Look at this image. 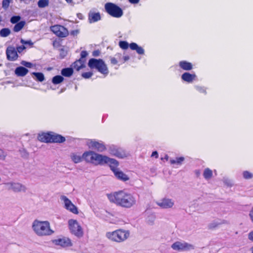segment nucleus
Segmentation results:
<instances>
[{
  "label": "nucleus",
  "mask_w": 253,
  "mask_h": 253,
  "mask_svg": "<svg viewBox=\"0 0 253 253\" xmlns=\"http://www.w3.org/2000/svg\"><path fill=\"white\" fill-rule=\"evenodd\" d=\"M111 63L113 65H116L118 63L117 59L115 57L111 58Z\"/></svg>",
  "instance_id": "47"
},
{
  "label": "nucleus",
  "mask_w": 253,
  "mask_h": 253,
  "mask_svg": "<svg viewBox=\"0 0 253 253\" xmlns=\"http://www.w3.org/2000/svg\"><path fill=\"white\" fill-rule=\"evenodd\" d=\"M9 189L12 190L15 192H25L26 190V187L19 183L15 182H9L5 183Z\"/></svg>",
  "instance_id": "12"
},
{
  "label": "nucleus",
  "mask_w": 253,
  "mask_h": 253,
  "mask_svg": "<svg viewBox=\"0 0 253 253\" xmlns=\"http://www.w3.org/2000/svg\"><path fill=\"white\" fill-rule=\"evenodd\" d=\"M119 45L123 49H127L128 47H129L131 50H135L139 54L142 55L144 53L143 48L142 47L138 46V44L135 42H132L129 44L126 41H121L119 42Z\"/></svg>",
  "instance_id": "5"
},
{
  "label": "nucleus",
  "mask_w": 253,
  "mask_h": 253,
  "mask_svg": "<svg viewBox=\"0 0 253 253\" xmlns=\"http://www.w3.org/2000/svg\"><path fill=\"white\" fill-rule=\"evenodd\" d=\"M252 253H253V247L251 248Z\"/></svg>",
  "instance_id": "62"
},
{
  "label": "nucleus",
  "mask_w": 253,
  "mask_h": 253,
  "mask_svg": "<svg viewBox=\"0 0 253 253\" xmlns=\"http://www.w3.org/2000/svg\"><path fill=\"white\" fill-rule=\"evenodd\" d=\"M63 202L65 209L73 213H78L77 208L72 203V202L66 196H62L60 198Z\"/></svg>",
  "instance_id": "8"
},
{
  "label": "nucleus",
  "mask_w": 253,
  "mask_h": 253,
  "mask_svg": "<svg viewBox=\"0 0 253 253\" xmlns=\"http://www.w3.org/2000/svg\"><path fill=\"white\" fill-rule=\"evenodd\" d=\"M97 160H99V162L104 161V162L109 166L110 169L113 173L119 169L118 168L119 163L116 159H96V162Z\"/></svg>",
  "instance_id": "11"
},
{
  "label": "nucleus",
  "mask_w": 253,
  "mask_h": 253,
  "mask_svg": "<svg viewBox=\"0 0 253 253\" xmlns=\"http://www.w3.org/2000/svg\"><path fill=\"white\" fill-rule=\"evenodd\" d=\"M48 0H39L38 2V5L40 8H44L48 5Z\"/></svg>",
  "instance_id": "31"
},
{
  "label": "nucleus",
  "mask_w": 253,
  "mask_h": 253,
  "mask_svg": "<svg viewBox=\"0 0 253 253\" xmlns=\"http://www.w3.org/2000/svg\"><path fill=\"white\" fill-rule=\"evenodd\" d=\"M20 42H21V43L23 44H29L30 45H32L33 44V43L32 42V41L31 40L25 41L23 39H21Z\"/></svg>",
  "instance_id": "43"
},
{
  "label": "nucleus",
  "mask_w": 253,
  "mask_h": 253,
  "mask_svg": "<svg viewBox=\"0 0 253 253\" xmlns=\"http://www.w3.org/2000/svg\"><path fill=\"white\" fill-rule=\"evenodd\" d=\"M51 31L57 36L59 37H65L68 35V31L64 27L56 25L50 27Z\"/></svg>",
  "instance_id": "7"
},
{
  "label": "nucleus",
  "mask_w": 253,
  "mask_h": 253,
  "mask_svg": "<svg viewBox=\"0 0 253 253\" xmlns=\"http://www.w3.org/2000/svg\"><path fill=\"white\" fill-rule=\"evenodd\" d=\"M100 19V15L99 13H96V21Z\"/></svg>",
  "instance_id": "53"
},
{
  "label": "nucleus",
  "mask_w": 253,
  "mask_h": 253,
  "mask_svg": "<svg viewBox=\"0 0 253 253\" xmlns=\"http://www.w3.org/2000/svg\"><path fill=\"white\" fill-rule=\"evenodd\" d=\"M28 73V70L25 67L20 66L17 67L15 70V73L17 76L24 77Z\"/></svg>",
  "instance_id": "22"
},
{
  "label": "nucleus",
  "mask_w": 253,
  "mask_h": 253,
  "mask_svg": "<svg viewBox=\"0 0 253 253\" xmlns=\"http://www.w3.org/2000/svg\"><path fill=\"white\" fill-rule=\"evenodd\" d=\"M75 163H78L81 162L82 159H74Z\"/></svg>",
  "instance_id": "56"
},
{
  "label": "nucleus",
  "mask_w": 253,
  "mask_h": 253,
  "mask_svg": "<svg viewBox=\"0 0 253 253\" xmlns=\"http://www.w3.org/2000/svg\"><path fill=\"white\" fill-rule=\"evenodd\" d=\"M98 52H98L96 50V53H95L96 56L98 55Z\"/></svg>",
  "instance_id": "59"
},
{
  "label": "nucleus",
  "mask_w": 253,
  "mask_h": 253,
  "mask_svg": "<svg viewBox=\"0 0 253 253\" xmlns=\"http://www.w3.org/2000/svg\"><path fill=\"white\" fill-rule=\"evenodd\" d=\"M25 49V47L24 45H21L17 47V52L19 53L21 52L23 50Z\"/></svg>",
  "instance_id": "45"
},
{
  "label": "nucleus",
  "mask_w": 253,
  "mask_h": 253,
  "mask_svg": "<svg viewBox=\"0 0 253 253\" xmlns=\"http://www.w3.org/2000/svg\"><path fill=\"white\" fill-rule=\"evenodd\" d=\"M196 78L195 74H190L189 72H185L181 75L182 80L187 83H192Z\"/></svg>",
  "instance_id": "19"
},
{
  "label": "nucleus",
  "mask_w": 253,
  "mask_h": 253,
  "mask_svg": "<svg viewBox=\"0 0 253 253\" xmlns=\"http://www.w3.org/2000/svg\"><path fill=\"white\" fill-rule=\"evenodd\" d=\"M88 20L90 23L95 22V12L94 11H90L89 12Z\"/></svg>",
  "instance_id": "34"
},
{
  "label": "nucleus",
  "mask_w": 253,
  "mask_h": 253,
  "mask_svg": "<svg viewBox=\"0 0 253 253\" xmlns=\"http://www.w3.org/2000/svg\"><path fill=\"white\" fill-rule=\"evenodd\" d=\"M114 155L119 158H123L124 157H126L125 154H123L122 152H120L118 150H117L116 152L114 153Z\"/></svg>",
  "instance_id": "38"
},
{
  "label": "nucleus",
  "mask_w": 253,
  "mask_h": 253,
  "mask_svg": "<svg viewBox=\"0 0 253 253\" xmlns=\"http://www.w3.org/2000/svg\"><path fill=\"white\" fill-rule=\"evenodd\" d=\"M196 174H197V176H199L200 175V170H196Z\"/></svg>",
  "instance_id": "57"
},
{
  "label": "nucleus",
  "mask_w": 253,
  "mask_h": 253,
  "mask_svg": "<svg viewBox=\"0 0 253 253\" xmlns=\"http://www.w3.org/2000/svg\"><path fill=\"white\" fill-rule=\"evenodd\" d=\"M179 66L183 70L189 71L192 69L193 65L186 61H181L179 62Z\"/></svg>",
  "instance_id": "21"
},
{
  "label": "nucleus",
  "mask_w": 253,
  "mask_h": 253,
  "mask_svg": "<svg viewBox=\"0 0 253 253\" xmlns=\"http://www.w3.org/2000/svg\"><path fill=\"white\" fill-rule=\"evenodd\" d=\"M226 223H227V221L225 220H222L220 222L214 221L209 225L208 228L210 230H213L217 228L219 225Z\"/></svg>",
  "instance_id": "24"
},
{
  "label": "nucleus",
  "mask_w": 253,
  "mask_h": 253,
  "mask_svg": "<svg viewBox=\"0 0 253 253\" xmlns=\"http://www.w3.org/2000/svg\"><path fill=\"white\" fill-rule=\"evenodd\" d=\"M165 159H167V158H169V157L167 155H166L165 156Z\"/></svg>",
  "instance_id": "60"
},
{
  "label": "nucleus",
  "mask_w": 253,
  "mask_h": 253,
  "mask_svg": "<svg viewBox=\"0 0 253 253\" xmlns=\"http://www.w3.org/2000/svg\"><path fill=\"white\" fill-rule=\"evenodd\" d=\"M249 239L251 241H253V231L249 233Z\"/></svg>",
  "instance_id": "52"
},
{
  "label": "nucleus",
  "mask_w": 253,
  "mask_h": 253,
  "mask_svg": "<svg viewBox=\"0 0 253 253\" xmlns=\"http://www.w3.org/2000/svg\"><path fill=\"white\" fill-rule=\"evenodd\" d=\"M203 176L207 180L211 179L212 176V170L209 168L205 169L203 172Z\"/></svg>",
  "instance_id": "26"
},
{
  "label": "nucleus",
  "mask_w": 253,
  "mask_h": 253,
  "mask_svg": "<svg viewBox=\"0 0 253 253\" xmlns=\"http://www.w3.org/2000/svg\"><path fill=\"white\" fill-rule=\"evenodd\" d=\"M12 1V0H3L2 1V7L4 9L8 8L9 4Z\"/></svg>",
  "instance_id": "33"
},
{
  "label": "nucleus",
  "mask_w": 253,
  "mask_h": 253,
  "mask_svg": "<svg viewBox=\"0 0 253 253\" xmlns=\"http://www.w3.org/2000/svg\"><path fill=\"white\" fill-rule=\"evenodd\" d=\"M21 64L27 68H31L32 67V64L31 63L25 61H22L21 62Z\"/></svg>",
  "instance_id": "44"
},
{
  "label": "nucleus",
  "mask_w": 253,
  "mask_h": 253,
  "mask_svg": "<svg viewBox=\"0 0 253 253\" xmlns=\"http://www.w3.org/2000/svg\"><path fill=\"white\" fill-rule=\"evenodd\" d=\"M140 0H128L129 2L132 4H136L139 2Z\"/></svg>",
  "instance_id": "50"
},
{
  "label": "nucleus",
  "mask_w": 253,
  "mask_h": 253,
  "mask_svg": "<svg viewBox=\"0 0 253 253\" xmlns=\"http://www.w3.org/2000/svg\"><path fill=\"white\" fill-rule=\"evenodd\" d=\"M114 174L118 180L123 182H126L129 179V176L120 169L114 172Z\"/></svg>",
  "instance_id": "20"
},
{
  "label": "nucleus",
  "mask_w": 253,
  "mask_h": 253,
  "mask_svg": "<svg viewBox=\"0 0 253 253\" xmlns=\"http://www.w3.org/2000/svg\"><path fill=\"white\" fill-rule=\"evenodd\" d=\"M66 140L65 138L62 135L52 132L51 142V143H63Z\"/></svg>",
  "instance_id": "18"
},
{
  "label": "nucleus",
  "mask_w": 253,
  "mask_h": 253,
  "mask_svg": "<svg viewBox=\"0 0 253 253\" xmlns=\"http://www.w3.org/2000/svg\"><path fill=\"white\" fill-rule=\"evenodd\" d=\"M105 146L104 145L100 144L96 141V149L98 151H102L105 149Z\"/></svg>",
  "instance_id": "36"
},
{
  "label": "nucleus",
  "mask_w": 253,
  "mask_h": 253,
  "mask_svg": "<svg viewBox=\"0 0 253 253\" xmlns=\"http://www.w3.org/2000/svg\"><path fill=\"white\" fill-rule=\"evenodd\" d=\"M96 69L104 76H106L109 73L107 65L102 59H96Z\"/></svg>",
  "instance_id": "10"
},
{
  "label": "nucleus",
  "mask_w": 253,
  "mask_h": 253,
  "mask_svg": "<svg viewBox=\"0 0 253 253\" xmlns=\"http://www.w3.org/2000/svg\"><path fill=\"white\" fill-rule=\"evenodd\" d=\"M196 89L197 90V91L198 92H199L200 93H204L205 94H206L207 92H206V89L205 87H201V86H197L196 87Z\"/></svg>",
  "instance_id": "40"
},
{
  "label": "nucleus",
  "mask_w": 253,
  "mask_h": 253,
  "mask_svg": "<svg viewBox=\"0 0 253 253\" xmlns=\"http://www.w3.org/2000/svg\"><path fill=\"white\" fill-rule=\"evenodd\" d=\"M7 58L9 60L15 61L18 58V54L15 48L13 46H8L6 51Z\"/></svg>",
  "instance_id": "14"
},
{
  "label": "nucleus",
  "mask_w": 253,
  "mask_h": 253,
  "mask_svg": "<svg viewBox=\"0 0 253 253\" xmlns=\"http://www.w3.org/2000/svg\"><path fill=\"white\" fill-rule=\"evenodd\" d=\"M184 159H171L170 161V163L171 164H177L178 165H180Z\"/></svg>",
  "instance_id": "39"
},
{
  "label": "nucleus",
  "mask_w": 253,
  "mask_h": 253,
  "mask_svg": "<svg viewBox=\"0 0 253 253\" xmlns=\"http://www.w3.org/2000/svg\"><path fill=\"white\" fill-rule=\"evenodd\" d=\"M32 74L36 78V80L39 82H43L44 80V76L42 73L33 72Z\"/></svg>",
  "instance_id": "29"
},
{
  "label": "nucleus",
  "mask_w": 253,
  "mask_h": 253,
  "mask_svg": "<svg viewBox=\"0 0 253 253\" xmlns=\"http://www.w3.org/2000/svg\"><path fill=\"white\" fill-rule=\"evenodd\" d=\"M52 132H42L39 134L38 139L39 141L43 142H50Z\"/></svg>",
  "instance_id": "17"
},
{
  "label": "nucleus",
  "mask_w": 253,
  "mask_h": 253,
  "mask_svg": "<svg viewBox=\"0 0 253 253\" xmlns=\"http://www.w3.org/2000/svg\"><path fill=\"white\" fill-rule=\"evenodd\" d=\"M107 196L110 202L124 208H131L136 204L135 197L125 190L113 192Z\"/></svg>",
  "instance_id": "1"
},
{
  "label": "nucleus",
  "mask_w": 253,
  "mask_h": 253,
  "mask_svg": "<svg viewBox=\"0 0 253 253\" xmlns=\"http://www.w3.org/2000/svg\"><path fill=\"white\" fill-rule=\"evenodd\" d=\"M53 243L56 245L60 246L62 247H70L72 245L70 239L65 237L55 239L53 241Z\"/></svg>",
  "instance_id": "13"
},
{
  "label": "nucleus",
  "mask_w": 253,
  "mask_h": 253,
  "mask_svg": "<svg viewBox=\"0 0 253 253\" xmlns=\"http://www.w3.org/2000/svg\"><path fill=\"white\" fill-rule=\"evenodd\" d=\"M73 73V70L72 68H64L61 71V74L65 77H69L72 75Z\"/></svg>",
  "instance_id": "25"
},
{
  "label": "nucleus",
  "mask_w": 253,
  "mask_h": 253,
  "mask_svg": "<svg viewBox=\"0 0 253 253\" xmlns=\"http://www.w3.org/2000/svg\"><path fill=\"white\" fill-rule=\"evenodd\" d=\"M93 74L91 72H85L82 74V77L85 79H88L92 76Z\"/></svg>",
  "instance_id": "41"
},
{
  "label": "nucleus",
  "mask_w": 253,
  "mask_h": 253,
  "mask_svg": "<svg viewBox=\"0 0 253 253\" xmlns=\"http://www.w3.org/2000/svg\"><path fill=\"white\" fill-rule=\"evenodd\" d=\"M124 62L126 61L129 59V57L128 56H125L123 57Z\"/></svg>",
  "instance_id": "55"
},
{
  "label": "nucleus",
  "mask_w": 253,
  "mask_h": 253,
  "mask_svg": "<svg viewBox=\"0 0 253 253\" xmlns=\"http://www.w3.org/2000/svg\"><path fill=\"white\" fill-rule=\"evenodd\" d=\"M6 156V153L2 149H0V158H5Z\"/></svg>",
  "instance_id": "46"
},
{
  "label": "nucleus",
  "mask_w": 253,
  "mask_h": 253,
  "mask_svg": "<svg viewBox=\"0 0 253 253\" xmlns=\"http://www.w3.org/2000/svg\"><path fill=\"white\" fill-rule=\"evenodd\" d=\"M157 204L162 208L168 209L171 208L173 206L174 203L171 201V200L164 198L160 202H157Z\"/></svg>",
  "instance_id": "16"
},
{
  "label": "nucleus",
  "mask_w": 253,
  "mask_h": 253,
  "mask_svg": "<svg viewBox=\"0 0 253 253\" xmlns=\"http://www.w3.org/2000/svg\"><path fill=\"white\" fill-rule=\"evenodd\" d=\"M67 2L70 3L71 2L72 0H65Z\"/></svg>",
  "instance_id": "58"
},
{
  "label": "nucleus",
  "mask_w": 253,
  "mask_h": 253,
  "mask_svg": "<svg viewBox=\"0 0 253 253\" xmlns=\"http://www.w3.org/2000/svg\"><path fill=\"white\" fill-rule=\"evenodd\" d=\"M88 66L91 68H93L95 67V58H91L88 62Z\"/></svg>",
  "instance_id": "42"
},
{
  "label": "nucleus",
  "mask_w": 253,
  "mask_h": 253,
  "mask_svg": "<svg viewBox=\"0 0 253 253\" xmlns=\"http://www.w3.org/2000/svg\"><path fill=\"white\" fill-rule=\"evenodd\" d=\"M94 153L92 151H89L84 153L81 157V153L78 152L73 153L71 154V158H94Z\"/></svg>",
  "instance_id": "15"
},
{
  "label": "nucleus",
  "mask_w": 253,
  "mask_h": 253,
  "mask_svg": "<svg viewBox=\"0 0 253 253\" xmlns=\"http://www.w3.org/2000/svg\"><path fill=\"white\" fill-rule=\"evenodd\" d=\"M96 158H109L107 156H103L101 155L96 154Z\"/></svg>",
  "instance_id": "51"
},
{
  "label": "nucleus",
  "mask_w": 253,
  "mask_h": 253,
  "mask_svg": "<svg viewBox=\"0 0 253 253\" xmlns=\"http://www.w3.org/2000/svg\"><path fill=\"white\" fill-rule=\"evenodd\" d=\"M10 34V30L8 28H3L0 31V36L1 37H6Z\"/></svg>",
  "instance_id": "30"
},
{
  "label": "nucleus",
  "mask_w": 253,
  "mask_h": 253,
  "mask_svg": "<svg viewBox=\"0 0 253 253\" xmlns=\"http://www.w3.org/2000/svg\"><path fill=\"white\" fill-rule=\"evenodd\" d=\"M77 17L80 19H82L83 18V15L81 13H78Z\"/></svg>",
  "instance_id": "54"
},
{
  "label": "nucleus",
  "mask_w": 253,
  "mask_h": 253,
  "mask_svg": "<svg viewBox=\"0 0 253 253\" xmlns=\"http://www.w3.org/2000/svg\"><path fill=\"white\" fill-rule=\"evenodd\" d=\"M88 55V53L86 51H82L81 53V58L80 60L86 62L85 57Z\"/></svg>",
  "instance_id": "35"
},
{
  "label": "nucleus",
  "mask_w": 253,
  "mask_h": 253,
  "mask_svg": "<svg viewBox=\"0 0 253 253\" xmlns=\"http://www.w3.org/2000/svg\"><path fill=\"white\" fill-rule=\"evenodd\" d=\"M92 54H93V55H95V51H93L92 52Z\"/></svg>",
  "instance_id": "61"
},
{
  "label": "nucleus",
  "mask_w": 253,
  "mask_h": 253,
  "mask_svg": "<svg viewBox=\"0 0 253 253\" xmlns=\"http://www.w3.org/2000/svg\"><path fill=\"white\" fill-rule=\"evenodd\" d=\"M32 229L38 236L41 237L50 236L54 233L47 221L34 220L32 224Z\"/></svg>",
  "instance_id": "2"
},
{
  "label": "nucleus",
  "mask_w": 253,
  "mask_h": 253,
  "mask_svg": "<svg viewBox=\"0 0 253 253\" xmlns=\"http://www.w3.org/2000/svg\"><path fill=\"white\" fill-rule=\"evenodd\" d=\"M243 176L245 179H249L253 177V174L248 170H245L243 172Z\"/></svg>",
  "instance_id": "32"
},
{
  "label": "nucleus",
  "mask_w": 253,
  "mask_h": 253,
  "mask_svg": "<svg viewBox=\"0 0 253 253\" xmlns=\"http://www.w3.org/2000/svg\"><path fill=\"white\" fill-rule=\"evenodd\" d=\"M151 156L152 157H155L156 158H157L158 157V153L156 151H154L152 152Z\"/></svg>",
  "instance_id": "48"
},
{
  "label": "nucleus",
  "mask_w": 253,
  "mask_h": 253,
  "mask_svg": "<svg viewBox=\"0 0 253 253\" xmlns=\"http://www.w3.org/2000/svg\"><path fill=\"white\" fill-rule=\"evenodd\" d=\"M106 12L114 18H120L123 15L122 9L117 4L112 2H107L104 6Z\"/></svg>",
  "instance_id": "4"
},
{
  "label": "nucleus",
  "mask_w": 253,
  "mask_h": 253,
  "mask_svg": "<svg viewBox=\"0 0 253 253\" xmlns=\"http://www.w3.org/2000/svg\"><path fill=\"white\" fill-rule=\"evenodd\" d=\"M64 80V78L61 76H54L52 80V82L53 84H59L62 82Z\"/></svg>",
  "instance_id": "28"
},
{
  "label": "nucleus",
  "mask_w": 253,
  "mask_h": 253,
  "mask_svg": "<svg viewBox=\"0 0 253 253\" xmlns=\"http://www.w3.org/2000/svg\"><path fill=\"white\" fill-rule=\"evenodd\" d=\"M250 217L252 221L253 222V208L252 209L249 213Z\"/></svg>",
  "instance_id": "49"
},
{
  "label": "nucleus",
  "mask_w": 253,
  "mask_h": 253,
  "mask_svg": "<svg viewBox=\"0 0 253 253\" xmlns=\"http://www.w3.org/2000/svg\"><path fill=\"white\" fill-rule=\"evenodd\" d=\"M25 24V22L23 21L18 22L14 26L13 31L15 32H18L20 31L24 27Z\"/></svg>",
  "instance_id": "27"
},
{
  "label": "nucleus",
  "mask_w": 253,
  "mask_h": 253,
  "mask_svg": "<svg viewBox=\"0 0 253 253\" xmlns=\"http://www.w3.org/2000/svg\"><path fill=\"white\" fill-rule=\"evenodd\" d=\"M171 248L176 251H188L194 249L193 245L187 243L176 242L171 245Z\"/></svg>",
  "instance_id": "9"
},
{
  "label": "nucleus",
  "mask_w": 253,
  "mask_h": 253,
  "mask_svg": "<svg viewBox=\"0 0 253 253\" xmlns=\"http://www.w3.org/2000/svg\"><path fill=\"white\" fill-rule=\"evenodd\" d=\"M20 18H21L19 16H12L10 19V22L13 24L17 23Z\"/></svg>",
  "instance_id": "37"
},
{
  "label": "nucleus",
  "mask_w": 253,
  "mask_h": 253,
  "mask_svg": "<svg viewBox=\"0 0 253 253\" xmlns=\"http://www.w3.org/2000/svg\"><path fill=\"white\" fill-rule=\"evenodd\" d=\"M129 236V232L128 231L121 229L106 233V237L109 240L118 243L124 242L128 238Z\"/></svg>",
  "instance_id": "3"
},
{
  "label": "nucleus",
  "mask_w": 253,
  "mask_h": 253,
  "mask_svg": "<svg viewBox=\"0 0 253 253\" xmlns=\"http://www.w3.org/2000/svg\"><path fill=\"white\" fill-rule=\"evenodd\" d=\"M178 158L182 159V158H183V157H179Z\"/></svg>",
  "instance_id": "63"
},
{
  "label": "nucleus",
  "mask_w": 253,
  "mask_h": 253,
  "mask_svg": "<svg viewBox=\"0 0 253 253\" xmlns=\"http://www.w3.org/2000/svg\"><path fill=\"white\" fill-rule=\"evenodd\" d=\"M85 62L82 61V60H77L72 64V68L77 71H79L85 67Z\"/></svg>",
  "instance_id": "23"
},
{
  "label": "nucleus",
  "mask_w": 253,
  "mask_h": 253,
  "mask_svg": "<svg viewBox=\"0 0 253 253\" xmlns=\"http://www.w3.org/2000/svg\"><path fill=\"white\" fill-rule=\"evenodd\" d=\"M71 232L77 237H81L83 234L82 227L77 220L70 219L68 221Z\"/></svg>",
  "instance_id": "6"
}]
</instances>
